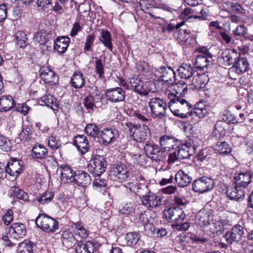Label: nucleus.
<instances>
[{
  "label": "nucleus",
  "instance_id": "nucleus-1",
  "mask_svg": "<svg viewBox=\"0 0 253 253\" xmlns=\"http://www.w3.org/2000/svg\"><path fill=\"white\" fill-rule=\"evenodd\" d=\"M125 126L128 129L130 135L137 142L144 141L149 136V129L146 124L135 126L131 122H127Z\"/></svg>",
  "mask_w": 253,
  "mask_h": 253
},
{
  "label": "nucleus",
  "instance_id": "nucleus-2",
  "mask_svg": "<svg viewBox=\"0 0 253 253\" xmlns=\"http://www.w3.org/2000/svg\"><path fill=\"white\" fill-rule=\"evenodd\" d=\"M37 226L47 233L55 232L58 227L56 220L45 214L41 213L35 220Z\"/></svg>",
  "mask_w": 253,
  "mask_h": 253
},
{
  "label": "nucleus",
  "instance_id": "nucleus-3",
  "mask_svg": "<svg viewBox=\"0 0 253 253\" xmlns=\"http://www.w3.org/2000/svg\"><path fill=\"white\" fill-rule=\"evenodd\" d=\"M149 105L154 118L163 119L166 118L167 104L163 99L152 98L149 102Z\"/></svg>",
  "mask_w": 253,
  "mask_h": 253
},
{
  "label": "nucleus",
  "instance_id": "nucleus-4",
  "mask_svg": "<svg viewBox=\"0 0 253 253\" xmlns=\"http://www.w3.org/2000/svg\"><path fill=\"white\" fill-rule=\"evenodd\" d=\"M197 147L198 145L192 139H189L184 143H181L179 141L176 146L178 157L180 159H189L195 154Z\"/></svg>",
  "mask_w": 253,
  "mask_h": 253
},
{
  "label": "nucleus",
  "instance_id": "nucleus-5",
  "mask_svg": "<svg viewBox=\"0 0 253 253\" xmlns=\"http://www.w3.org/2000/svg\"><path fill=\"white\" fill-rule=\"evenodd\" d=\"M107 163L102 156L95 155L88 165V171L94 176H100L105 171Z\"/></svg>",
  "mask_w": 253,
  "mask_h": 253
},
{
  "label": "nucleus",
  "instance_id": "nucleus-6",
  "mask_svg": "<svg viewBox=\"0 0 253 253\" xmlns=\"http://www.w3.org/2000/svg\"><path fill=\"white\" fill-rule=\"evenodd\" d=\"M246 230L243 225L237 224L232 228L230 231L226 233L224 237L227 243L230 245L233 243L241 242L242 243V241L245 236Z\"/></svg>",
  "mask_w": 253,
  "mask_h": 253
},
{
  "label": "nucleus",
  "instance_id": "nucleus-7",
  "mask_svg": "<svg viewBox=\"0 0 253 253\" xmlns=\"http://www.w3.org/2000/svg\"><path fill=\"white\" fill-rule=\"evenodd\" d=\"M145 193L140 194V198L142 205L147 209H155L160 207L162 205V198L161 197L156 195L151 192L148 188L145 190Z\"/></svg>",
  "mask_w": 253,
  "mask_h": 253
},
{
  "label": "nucleus",
  "instance_id": "nucleus-8",
  "mask_svg": "<svg viewBox=\"0 0 253 253\" xmlns=\"http://www.w3.org/2000/svg\"><path fill=\"white\" fill-rule=\"evenodd\" d=\"M215 185L214 180L211 177L203 176L195 180L192 184L194 191L204 193L212 190Z\"/></svg>",
  "mask_w": 253,
  "mask_h": 253
},
{
  "label": "nucleus",
  "instance_id": "nucleus-9",
  "mask_svg": "<svg viewBox=\"0 0 253 253\" xmlns=\"http://www.w3.org/2000/svg\"><path fill=\"white\" fill-rule=\"evenodd\" d=\"M130 174L124 165L119 163L112 166L109 172V176L114 181L122 182L127 179Z\"/></svg>",
  "mask_w": 253,
  "mask_h": 253
},
{
  "label": "nucleus",
  "instance_id": "nucleus-10",
  "mask_svg": "<svg viewBox=\"0 0 253 253\" xmlns=\"http://www.w3.org/2000/svg\"><path fill=\"white\" fill-rule=\"evenodd\" d=\"M164 216L169 222L175 224L182 222L185 218V214L182 209L176 207L164 210Z\"/></svg>",
  "mask_w": 253,
  "mask_h": 253
},
{
  "label": "nucleus",
  "instance_id": "nucleus-11",
  "mask_svg": "<svg viewBox=\"0 0 253 253\" xmlns=\"http://www.w3.org/2000/svg\"><path fill=\"white\" fill-rule=\"evenodd\" d=\"M168 97L170 100V102L175 104L178 108H181V111L188 113L187 118L189 116H192V106L185 99L182 98L180 96L171 92L168 93Z\"/></svg>",
  "mask_w": 253,
  "mask_h": 253
},
{
  "label": "nucleus",
  "instance_id": "nucleus-12",
  "mask_svg": "<svg viewBox=\"0 0 253 253\" xmlns=\"http://www.w3.org/2000/svg\"><path fill=\"white\" fill-rule=\"evenodd\" d=\"M104 95L107 100L112 103H118L124 100L126 93L122 88L116 87L107 89Z\"/></svg>",
  "mask_w": 253,
  "mask_h": 253
},
{
  "label": "nucleus",
  "instance_id": "nucleus-13",
  "mask_svg": "<svg viewBox=\"0 0 253 253\" xmlns=\"http://www.w3.org/2000/svg\"><path fill=\"white\" fill-rule=\"evenodd\" d=\"M100 138L104 145L115 142L119 136V131L115 128H105L101 131Z\"/></svg>",
  "mask_w": 253,
  "mask_h": 253
},
{
  "label": "nucleus",
  "instance_id": "nucleus-14",
  "mask_svg": "<svg viewBox=\"0 0 253 253\" xmlns=\"http://www.w3.org/2000/svg\"><path fill=\"white\" fill-rule=\"evenodd\" d=\"M39 73L41 78L45 84L53 85L58 82V76L47 66L41 67Z\"/></svg>",
  "mask_w": 253,
  "mask_h": 253
},
{
  "label": "nucleus",
  "instance_id": "nucleus-15",
  "mask_svg": "<svg viewBox=\"0 0 253 253\" xmlns=\"http://www.w3.org/2000/svg\"><path fill=\"white\" fill-rule=\"evenodd\" d=\"M21 161L16 158L11 159L5 167L3 164L2 168L11 176H17L22 170V164Z\"/></svg>",
  "mask_w": 253,
  "mask_h": 253
},
{
  "label": "nucleus",
  "instance_id": "nucleus-16",
  "mask_svg": "<svg viewBox=\"0 0 253 253\" xmlns=\"http://www.w3.org/2000/svg\"><path fill=\"white\" fill-rule=\"evenodd\" d=\"M11 237L17 240L18 239L23 238L26 233V226L21 223H13L9 229Z\"/></svg>",
  "mask_w": 253,
  "mask_h": 253
},
{
  "label": "nucleus",
  "instance_id": "nucleus-17",
  "mask_svg": "<svg viewBox=\"0 0 253 253\" xmlns=\"http://www.w3.org/2000/svg\"><path fill=\"white\" fill-rule=\"evenodd\" d=\"M224 186L226 188V195L231 200L239 201L244 197V192L241 189V187L237 185L236 183L234 187H229L227 184H224Z\"/></svg>",
  "mask_w": 253,
  "mask_h": 253
},
{
  "label": "nucleus",
  "instance_id": "nucleus-18",
  "mask_svg": "<svg viewBox=\"0 0 253 253\" xmlns=\"http://www.w3.org/2000/svg\"><path fill=\"white\" fill-rule=\"evenodd\" d=\"M253 177V172L251 170H248L244 173L241 172L239 174H236L234 176V179L237 185L245 188L251 183Z\"/></svg>",
  "mask_w": 253,
  "mask_h": 253
},
{
  "label": "nucleus",
  "instance_id": "nucleus-19",
  "mask_svg": "<svg viewBox=\"0 0 253 253\" xmlns=\"http://www.w3.org/2000/svg\"><path fill=\"white\" fill-rule=\"evenodd\" d=\"M74 183L79 186L85 187L91 183V177L85 171L78 170L75 171L74 173Z\"/></svg>",
  "mask_w": 253,
  "mask_h": 253
},
{
  "label": "nucleus",
  "instance_id": "nucleus-20",
  "mask_svg": "<svg viewBox=\"0 0 253 253\" xmlns=\"http://www.w3.org/2000/svg\"><path fill=\"white\" fill-rule=\"evenodd\" d=\"M175 180L179 187H184L191 182L192 178L189 172H186L183 170L180 169L175 175Z\"/></svg>",
  "mask_w": 253,
  "mask_h": 253
},
{
  "label": "nucleus",
  "instance_id": "nucleus-21",
  "mask_svg": "<svg viewBox=\"0 0 253 253\" xmlns=\"http://www.w3.org/2000/svg\"><path fill=\"white\" fill-rule=\"evenodd\" d=\"M95 250V244L90 241H80L75 246L76 253H93Z\"/></svg>",
  "mask_w": 253,
  "mask_h": 253
},
{
  "label": "nucleus",
  "instance_id": "nucleus-22",
  "mask_svg": "<svg viewBox=\"0 0 253 253\" xmlns=\"http://www.w3.org/2000/svg\"><path fill=\"white\" fill-rule=\"evenodd\" d=\"M160 143L161 147L165 150L169 151L174 149L179 143V140L169 135H163L161 137Z\"/></svg>",
  "mask_w": 253,
  "mask_h": 253
},
{
  "label": "nucleus",
  "instance_id": "nucleus-23",
  "mask_svg": "<svg viewBox=\"0 0 253 253\" xmlns=\"http://www.w3.org/2000/svg\"><path fill=\"white\" fill-rule=\"evenodd\" d=\"M233 71L238 75L248 72L250 69V63L247 58L240 57L233 65Z\"/></svg>",
  "mask_w": 253,
  "mask_h": 253
},
{
  "label": "nucleus",
  "instance_id": "nucleus-24",
  "mask_svg": "<svg viewBox=\"0 0 253 253\" xmlns=\"http://www.w3.org/2000/svg\"><path fill=\"white\" fill-rule=\"evenodd\" d=\"M70 42V39L68 37L57 38L54 42L53 49L59 53H64L67 50Z\"/></svg>",
  "mask_w": 253,
  "mask_h": 253
},
{
  "label": "nucleus",
  "instance_id": "nucleus-25",
  "mask_svg": "<svg viewBox=\"0 0 253 253\" xmlns=\"http://www.w3.org/2000/svg\"><path fill=\"white\" fill-rule=\"evenodd\" d=\"M74 144L82 154L89 150L88 140L84 135H77L74 140Z\"/></svg>",
  "mask_w": 253,
  "mask_h": 253
},
{
  "label": "nucleus",
  "instance_id": "nucleus-26",
  "mask_svg": "<svg viewBox=\"0 0 253 253\" xmlns=\"http://www.w3.org/2000/svg\"><path fill=\"white\" fill-rule=\"evenodd\" d=\"M130 86L136 92L140 95H146L147 92L143 89V82L137 76H134L129 79Z\"/></svg>",
  "mask_w": 253,
  "mask_h": 253
},
{
  "label": "nucleus",
  "instance_id": "nucleus-27",
  "mask_svg": "<svg viewBox=\"0 0 253 253\" xmlns=\"http://www.w3.org/2000/svg\"><path fill=\"white\" fill-rule=\"evenodd\" d=\"M15 106V102L11 95H3L0 97V111L7 112Z\"/></svg>",
  "mask_w": 253,
  "mask_h": 253
},
{
  "label": "nucleus",
  "instance_id": "nucleus-28",
  "mask_svg": "<svg viewBox=\"0 0 253 253\" xmlns=\"http://www.w3.org/2000/svg\"><path fill=\"white\" fill-rule=\"evenodd\" d=\"M157 71L161 74L160 77L162 80L166 82L172 81V79H175V73L169 67L162 66L159 68ZM175 80H174L175 81Z\"/></svg>",
  "mask_w": 253,
  "mask_h": 253
},
{
  "label": "nucleus",
  "instance_id": "nucleus-29",
  "mask_svg": "<svg viewBox=\"0 0 253 253\" xmlns=\"http://www.w3.org/2000/svg\"><path fill=\"white\" fill-rule=\"evenodd\" d=\"M156 217V214L151 211H146L141 212L138 216V221L144 227L148 224H152Z\"/></svg>",
  "mask_w": 253,
  "mask_h": 253
},
{
  "label": "nucleus",
  "instance_id": "nucleus-30",
  "mask_svg": "<svg viewBox=\"0 0 253 253\" xmlns=\"http://www.w3.org/2000/svg\"><path fill=\"white\" fill-rule=\"evenodd\" d=\"M212 58L211 56H206V55H197L194 62L195 68L200 71H204L209 65L210 63L211 62Z\"/></svg>",
  "mask_w": 253,
  "mask_h": 253
},
{
  "label": "nucleus",
  "instance_id": "nucleus-31",
  "mask_svg": "<svg viewBox=\"0 0 253 253\" xmlns=\"http://www.w3.org/2000/svg\"><path fill=\"white\" fill-rule=\"evenodd\" d=\"M71 228L75 235L81 238H85L89 235V231L84 227L82 222H72Z\"/></svg>",
  "mask_w": 253,
  "mask_h": 253
},
{
  "label": "nucleus",
  "instance_id": "nucleus-32",
  "mask_svg": "<svg viewBox=\"0 0 253 253\" xmlns=\"http://www.w3.org/2000/svg\"><path fill=\"white\" fill-rule=\"evenodd\" d=\"M60 168L62 169L60 175L61 180L64 182H74L75 171L67 166L61 165Z\"/></svg>",
  "mask_w": 253,
  "mask_h": 253
},
{
  "label": "nucleus",
  "instance_id": "nucleus-33",
  "mask_svg": "<svg viewBox=\"0 0 253 253\" xmlns=\"http://www.w3.org/2000/svg\"><path fill=\"white\" fill-rule=\"evenodd\" d=\"M179 76L181 79H190L194 75V68L189 64H183L178 69Z\"/></svg>",
  "mask_w": 253,
  "mask_h": 253
},
{
  "label": "nucleus",
  "instance_id": "nucleus-34",
  "mask_svg": "<svg viewBox=\"0 0 253 253\" xmlns=\"http://www.w3.org/2000/svg\"><path fill=\"white\" fill-rule=\"evenodd\" d=\"M39 103L41 105H46L53 110H57L58 108L56 99L50 94L42 96L39 100Z\"/></svg>",
  "mask_w": 253,
  "mask_h": 253
},
{
  "label": "nucleus",
  "instance_id": "nucleus-35",
  "mask_svg": "<svg viewBox=\"0 0 253 253\" xmlns=\"http://www.w3.org/2000/svg\"><path fill=\"white\" fill-rule=\"evenodd\" d=\"M48 154V151L46 148L41 144L34 146L32 150V155L33 158L37 159H43Z\"/></svg>",
  "mask_w": 253,
  "mask_h": 253
},
{
  "label": "nucleus",
  "instance_id": "nucleus-36",
  "mask_svg": "<svg viewBox=\"0 0 253 253\" xmlns=\"http://www.w3.org/2000/svg\"><path fill=\"white\" fill-rule=\"evenodd\" d=\"M70 83L74 88L83 87L85 84V80L82 73L80 72H75L71 79Z\"/></svg>",
  "mask_w": 253,
  "mask_h": 253
},
{
  "label": "nucleus",
  "instance_id": "nucleus-37",
  "mask_svg": "<svg viewBox=\"0 0 253 253\" xmlns=\"http://www.w3.org/2000/svg\"><path fill=\"white\" fill-rule=\"evenodd\" d=\"M125 187L128 189L129 191L134 192L140 196V194H142V191L145 190H147L148 186L145 185H140L137 182H128L126 183Z\"/></svg>",
  "mask_w": 253,
  "mask_h": 253
},
{
  "label": "nucleus",
  "instance_id": "nucleus-38",
  "mask_svg": "<svg viewBox=\"0 0 253 253\" xmlns=\"http://www.w3.org/2000/svg\"><path fill=\"white\" fill-rule=\"evenodd\" d=\"M10 192L11 197L13 198L16 197L25 202L29 200V196L27 194L18 187L12 186L10 189Z\"/></svg>",
  "mask_w": 253,
  "mask_h": 253
},
{
  "label": "nucleus",
  "instance_id": "nucleus-39",
  "mask_svg": "<svg viewBox=\"0 0 253 253\" xmlns=\"http://www.w3.org/2000/svg\"><path fill=\"white\" fill-rule=\"evenodd\" d=\"M225 221L221 220L215 222H208L210 226V230L212 233H216L217 235L222 234L225 230Z\"/></svg>",
  "mask_w": 253,
  "mask_h": 253
},
{
  "label": "nucleus",
  "instance_id": "nucleus-40",
  "mask_svg": "<svg viewBox=\"0 0 253 253\" xmlns=\"http://www.w3.org/2000/svg\"><path fill=\"white\" fill-rule=\"evenodd\" d=\"M99 40L108 49L110 50H112L111 35L107 30L102 29L101 30Z\"/></svg>",
  "mask_w": 253,
  "mask_h": 253
},
{
  "label": "nucleus",
  "instance_id": "nucleus-41",
  "mask_svg": "<svg viewBox=\"0 0 253 253\" xmlns=\"http://www.w3.org/2000/svg\"><path fill=\"white\" fill-rule=\"evenodd\" d=\"M208 81L207 76L205 74H203L193 78L192 84L195 88L200 89L205 87Z\"/></svg>",
  "mask_w": 253,
  "mask_h": 253
},
{
  "label": "nucleus",
  "instance_id": "nucleus-42",
  "mask_svg": "<svg viewBox=\"0 0 253 253\" xmlns=\"http://www.w3.org/2000/svg\"><path fill=\"white\" fill-rule=\"evenodd\" d=\"M214 149L221 155H226L230 153L231 148L225 141L217 142L214 146Z\"/></svg>",
  "mask_w": 253,
  "mask_h": 253
},
{
  "label": "nucleus",
  "instance_id": "nucleus-43",
  "mask_svg": "<svg viewBox=\"0 0 253 253\" xmlns=\"http://www.w3.org/2000/svg\"><path fill=\"white\" fill-rule=\"evenodd\" d=\"M140 238V234L136 232L127 233L125 236L126 244L129 246H133L135 245L139 240Z\"/></svg>",
  "mask_w": 253,
  "mask_h": 253
},
{
  "label": "nucleus",
  "instance_id": "nucleus-44",
  "mask_svg": "<svg viewBox=\"0 0 253 253\" xmlns=\"http://www.w3.org/2000/svg\"><path fill=\"white\" fill-rule=\"evenodd\" d=\"M34 244L30 241L25 240L20 243L18 251L20 253H33Z\"/></svg>",
  "mask_w": 253,
  "mask_h": 253
},
{
  "label": "nucleus",
  "instance_id": "nucleus-45",
  "mask_svg": "<svg viewBox=\"0 0 253 253\" xmlns=\"http://www.w3.org/2000/svg\"><path fill=\"white\" fill-rule=\"evenodd\" d=\"M12 147L11 140L0 133V149L3 152H9Z\"/></svg>",
  "mask_w": 253,
  "mask_h": 253
},
{
  "label": "nucleus",
  "instance_id": "nucleus-46",
  "mask_svg": "<svg viewBox=\"0 0 253 253\" xmlns=\"http://www.w3.org/2000/svg\"><path fill=\"white\" fill-rule=\"evenodd\" d=\"M208 113V110L204 105L202 103H197L194 108H193L192 115H194L200 118L204 117V116Z\"/></svg>",
  "mask_w": 253,
  "mask_h": 253
},
{
  "label": "nucleus",
  "instance_id": "nucleus-47",
  "mask_svg": "<svg viewBox=\"0 0 253 253\" xmlns=\"http://www.w3.org/2000/svg\"><path fill=\"white\" fill-rule=\"evenodd\" d=\"M19 136L21 140L24 142H29L33 138V131L30 127L26 126L23 128Z\"/></svg>",
  "mask_w": 253,
  "mask_h": 253
},
{
  "label": "nucleus",
  "instance_id": "nucleus-48",
  "mask_svg": "<svg viewBox=\"0 0 253 253\" xmlns=\"http://www.w3.org/2000/svg\"><path fill=\"white\" fill-rule=\"evenodd\" d=\"M84 105L88 110L93 111L94 108H96V104L100 105L101 103L99 102H96L94 100V98L90 95L86 96L84 99Z\"/></svg>",
  "mask_w": 253,
  "mask_h": 253
},
{
  "label": "nucleus",
  "instance_id": "nucleus-49",
  "mask_svg": "<svg viewBox=\"0 0 253 253\" xmlns=\"http://www.w3.org/2000/svg\"><path fill=\"white\" fill-rule=\"evenodd\" d=\"M85 131L87 134L94 138L98 137L100 133L98 126L94 124H87L85 128Z\"/></svg>",
  "mask_w": 253,
  "mask_h": 253
},
{
  "label": "nucleus",
  "instance_id": "nucleus-50",
  "mask_svg": "<svg viewBox=\"0 0 253 253\" xmlns=\"http://www.w3.org/2000/svg\"><path fill=\"white\" fill-rule=\"evenodd\" d=\"M63 243L68 248H71L73 246L75 247V246L77 245V243L79 242L75 239L74 236L72 234L63 235Z\"/></svg>",
  "mask_w": 253,
  "mask_h": 253
},
{
  "label": "nucleus",
  "instance_id": "nucleus-51",
  "mask_svg": "<svg viewBox=\"0 0 253 253\" xmlns=\"http://www.w3.org/2000/svg\"><path fill=\"white\" fill-rule=\"evenodd\" d=\"M169 107L173 113L174 115L176 117H178L180 118L185 119L187 118L188 113L187 112H183L181 111V108H179L178 109L176 108L177 107L176 106V104L174 103H171L170 101L169 102Z\"/></svg>",
  "mask_w": 253,
  "mask_h": 253
},
{
  "label": "nucleus",
  "instance_id": "nucleus-52",
  "mask_svg": "<svg viewBox=\"0 0 253 253\" xmlns=\"http://www.w3.org/2000/svg\"><path fill=\"white\" fill-rule=\"evenodd\" d=\"M48 35L44 30H42L40 32L37 33L34 37L35 41L40 44H45L48 41Z\"/></svg>",
  "mask_w": 253,
  "mask_h": 253
},
{
  "label": "nucleus",
  "instance_id": "nucleus-53",
  "mask_svg": "<svg viewBox=\"0 0 253 253\" xmlns=\"http://www.w3.org/2000/svg\"><path fill=\"white\" fill-rule=\"evenodd\" d=\"M174 89L176 93L175 95H178L179 94L180 95H183L187 91V83L183 81H180L176 84Z\"/></svg>",
  "mask_w": 253,
  "mask_h": 253
},
{
  "label": "nucleus",
  "instance_id": "nucleus-54",
  "mask_svg": "<svg viewBox=\"0 0 253 253\" xmlns=\"http://www.w3.org/2000/svg\"><path fill=\"white\" fill-rule=\"evenodd\" d=\"M95 37L93 34H89L86 36L84 48L85 52L92 51V47L95 41Z\"/></svg>",
  "mask_w": 253,
  "mask_h": 253
},
{
  "label": "nucleus",
  "instance_id": "nucleus-55",
  "mask_svg": "<svg viewBox=\"0 0 253 253\" xmlns=\"http://www.w3.org/2000/svg\"><path fill=\"white\" fill-rule=\"evenodd\" d=\"M159 148V147L157 145L146 144L144 147V150L146 155L152 160V156L153 157L154 155L158 152Z\"/></svg>",
  "mask_w": 253,
  "mask_h": 253
},
{
  "label": "nucleus",
  "instance_id": "nucleus-56",
  "mask_svg": "<svg viewBox=\"0 0 253 253\" xmlns=\"http://www.w3.org/2000/svg\"><path fill=\"white\" fill-rule=\"evenodd\" d=\"M37 5L40 9L46 12L52 10V5L50 0H38Z\"/></svg>",
  "mask_w": 253,
  "mask_h": 253
},
{
  "label": "nucleus",
  "instance_id": "nucleus-57",
  "mask_svg": "<svg viewBox=\"0 0 253 253\" xmlns=\"http://www.w3.org/2000/svg\"><path fill=\"white\" fill-rule=\"evenodd\" d=\"M48 145L52 150H56L61 147V142L58 137L52 135L48 139Z\"/></svg>",
  "mask_w": 253,
  "mask_h": 253
},
{
  "label": "nucleus",
  "instance_id": "nucleus-58",
  "mask_svg": "<svg viewBox=\"0 0 253 253\" xmlns=\"http://www.w3.org/2000/svg\"><path fill=\"white\" fill-rule=\"evenodd\" d=\"M119 212L122 215H132L135 213V209L131 204H126L119 209Z\"/></svg>",
  "mask_w": 253,
  "mask_h": 253
},
{
  "label": "nucleus",
  "instance_id": "nucleus-59",
  "mask_svg": "<svg viewBox=\"0 0 253 253\" xmlns=\"http://www.w3.org/2000/svg\"><path fill=\"white\" fill-rule=\"evenodd\" d=\"M16 37L17 39V44L20 47L23 48L27 45V38L25 33L21 32H18L16 33Z\"/></svg>",
  "mask_w": 253,
  "mask_h": 253
},
{
  "label": "nucleus",
  "instance_id": "nucleus-60",
  "mask_svg": "<svg viewBox=\"0 0 253 253\" xmlns=\"http://www.w3.org/2000/svg\"><path fill=\"white\" fill-rule=\"evenodd\" d=\"M54 196V193L52 192H46L40 197L37 198V200L39 203L44 205L51 201Z\"/></svg>",
  "mask_w": 253,
  "mask_h": 253
},
{
  "label": "nucleus",
  "instance_id": "nucleus-61",
  "mask_svg": "<svg viewBox=\"0 0 253 253\" xmlns=\"http://www.w3.org/2000/svg\"><path fill=\"white\" fill-rule=\"evenodd\" d=\"M95 72L98 75L99 77L101 78L104 74V64L101 59H98L95 61Z\"/></svg>",
  "mask_w": 253,
  "mask_h": 253
},
{
  "label": "nucleus",
  "instance_id": "nucleus-62",
  "mask_svg": "<svg viewBox=\"0 0 253 253\" xmlns=\"http://www.w3.org/2000/svg\"><path fill=\"white\" fill-rule=\"evenodd\" d=\"M96 178L93 182V185L95 189L106 188L107 187V182L105 179L100 178V176Z\"/></svg>",
  "mask_w": 253,
  "mask_h": 253
},
{
  "label": "nucleus",
  "instance_id": "nucleus-63",
  "mask_svg": "<svg viewBox=\"0 0 253 253\" xmlns=\"http://www.w3.org/2000/svg\"><path fill=\"white\" fill-rule=\"evenodd\" d=\"M222 119L227 124L239 123L238 118L230 113L224 115Z\"/></svg>",
  "mask_w": 253,
  "mask_h": 253
},
{
  "label": "nucleus",
  "instance_id": "nucleus-64",
  "mask_svg": "<svg viewBox=\"0 0 253 253\" xmlns=\"http://www.w3.org/2000/svg\"><path fill=\"white\" fill-rule=\"evenodd\" d=\"M232 49L229 48L224 50L221 54V57L223 59L225 65H230V60Z\"/></svg>",
  "mask_w": 253,
  "mask_h": 253
}]
</instances>
